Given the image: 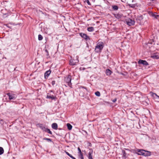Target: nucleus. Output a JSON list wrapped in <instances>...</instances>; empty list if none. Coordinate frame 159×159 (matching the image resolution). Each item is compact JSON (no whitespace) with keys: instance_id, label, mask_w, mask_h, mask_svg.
<instances>
[{"instance_id":"15","label":"nucleus","mask_w":159,"mask_h":159,"mask_svg":"<svg viewBox=\"0 0 159 159\" xmlns=\"http://www.w3.org/2000/svg\"><path fill=\"white\" fill-rule=\"evenodd\" d=\"M122 15L119 14H117L115 15V17L118 19L121 18V17H122Z\"/></svg>"},{"instance_id":"5","label":"nucleus","mask_w":159,"mask_h":159,"mask_svg":"<svg viewBox=\"0 0 159 159\" xmlns=\"http://www.w3.org/2000/svg\"><path fill=\"white\" fill-rule=\"evenodd\" d=\"M76 58L75 61H74V60H71L70 61V64L72 65H76V63L79 62L78 57L77 56H76Z\"/></svg>"},{"instance_id":"26","label":"nucleus","mask_w":159,"mask_h":159,"mask_svg":"<svg viewBox=\"0 0 159 159\" xmlns=\"http://www.w3.org/2000/svg\"><path fill=\"white\" fill-rule=\"evenodd\" d=\"M151 16H152L154 17L155 18L157 19V15H156L155 14V13H152L151 14Z\"/></svg>"},{"instance_id":"24","label":"nucleus","mask_w":159,"mask_h":159,"mask_svg":"<svg viewBox=\"0 0 159 159\" xmlns=\"http://www.w3.org/2000/svg\"><path fill=\"white\" fill-rule=\"evenodd\" d=\"M43 36L39 34L38 36V39L39 40H41L43 39Z\"/></svg>"},{"instance_id":"31","label":"nucleus","mask_w":159,"mask_h":159,"mask_svg":"<svg viewBox=\"0 0 159 159\" xmlns=\"http://www.w3.org/2000/svg\"><path fill=\"white\" fill-rule=\"evenodd\" d=\"M85 2H87L88 4L89 5H90V3L89 1V0H85Z\"/></svg>"},{"instance_id":"32","label":"nucleus","mask_w":159,"mask_h":159,"mask_svg":"<svg viewBox=\"0 0 159 159\" xmlns=\"http://www.w3.org/2000/svg\"><path fill=\"white\" fill-rule=\"evenodd\" d=\"M116 99H114L113 100V102H116Z\"/></svg>"},{"instance_id":"7","label":"nucleus","mask_w":159,"mask_h":159,"mask_svg":"<svg viewBox=\"0 0 159 159\" xmlns=\"http://www.w3.org/2000/svg\"><path fill=\"white\" fill-rule=\"evenodd\" d=\"M139 64H142L144 65L147 66L148 65V63L145 60H140L138 61Z\"/></svg>"},{"instance_id":"23","label":"nucleus","mask_w":159,"mask_h":159,"mask_svg":"<svg viewBox=\"0 0 159 159\" xmlns=\"http://www.w3.org/2000/svg\"><path fill=\"white\" fill-rule=\"evenodd\" d=\"M93 151L91 150L88 153L89 157H92V154H93Z\"/></svg>"},{"instance_id":"9","label":"nucleus","mask_w":159,"mask_h":159,"mask_svg":"<svg viewBox=\"0 0 159 159\" xmlns=\"http://www.w3.org/2000/svg\"><path fill=\"white\" fill-rule=\"evenodd\" d=\"M137 152L138 155L144 156L145 150H138Z\"/></svg>"},{"instance_id":"19","label":"nucleus","mask_w":159,"mask_h":159,"mask_svg":"<svg viewBox=\"0 0 159 159\" xmlns=\"http://www.w3.org/2000/svg\"><path fill=\"white\" fill-rule=\"evenodd\" d=\"M78 155H83V153L81 151L79 147L78 148Z\"/></svg>"},{"instance_id":"10","label":"nucleus","mask_w":159,"mask_h":159,"mask_svg":"<svg viewBox=\"0 0 159 159\" xmlns=\"http://www.w3.org/2000/svg\"><path fill=\"white\" fill-rule=\"evenodd\" d=\"M152 96L157 102H159V96H158L156 93H152Z\"/></svg>"},{"instance_id":"28","label":"nucleus","mask_w":159,"mask_h":159,"mask_svg":"<svg viewBox=\"0 0 159 159\" xmlns=\"http://www.w3.org/2000/svg\"><path fill=\"white\" fill-rule=\"evenodd\" d=\"M47 98H51L52 99H53L54 98V97L53 96H47Z\"/></svg>"},{"instance_id":"25","label":"nucleus","mask_w":159,"mask_h":159,"mask_svg":"<svg viewBox=\"0 0 159 159\" xmlns=\"http://www.w3.org/2000/svg\"><path fill=\"white\" fill-rule=\"evenodd\" d=\"M95 94L98 97H99L100 96V93L99 91H97L95 93Z\"/></svg>"},{"instance_id":"29","label":"nucleus","mask_w":159,"mask_h":159,"mask_svg":"<svg viewBox=\"0 0 159 159\" xmlns=\"http://www.w3.org/2000/svg\"><path fill=\"white\" fill-rule=\"evenodd\" d=\"M113 9L114 10H117L118 9V7L117 6H113Z\"/></svg>"},{"instance_id":"30","label":"nucleus","mask_w":159,"mask_h":159,"mask_svg":"<svg viewBox=\"0 0 159 159\" xmlns=\"http://www.w3.org/2000/svg\"><path fill=\"white\" fill-rule=\"evenodd\" d=\"M43 139L46 140L49 142H50L52 141L50 139H49V138H44Z\"/></svg>"},{"instance_id":"35","label":"nucleus","mask_w":159,"mask_h":159,"mask_svg":"<svg viewBox=\"0 0 159 159\" xmlns=\"http://www.w3.org/2000/svg\"><path fill=\"white\" fill-rule=\"evenodd\" d=\"M55 84V81H52V85H53Z\"/></svg>"},{"instance_id":"34","label":"nucleus","mask_w":159,"mask_h":159,"mask_svg":"<svg viewBox=\"0 0 159 159\" xmlns=\"http://www.w3.org/2000/svg\"><path fill=\"white\" fill-rule=\"evenodd\" d=\"M157 19L159 20V15H157Z\"/></svg>"},{"instance_id":"17","label":"nucleus","mask_w":159,"mask_h":159,"mask_svg":"<svg viewBox=\"0 0 159 159\" xmlns=\"http://www.w3.org/2000/svg\"><path fill=\"white\" fill-rule=\"evenodd\" d=\"M65 152H66L67 155L68 156H69L70 158H71L72 159H76V158L75 157H73L71 154L69 153L68 152L65 151Z\"/></svg>"},{"instance_id":"12","label":"nucleus","mask_w":159,"mask_h":159,"mask_svg":"<svg viewBox=\"0 0 159 159\" xmlns=\"http://www.w3.org/2000/svg\"><path fill=\"white\" fill-rule=\"evenodd\" d=\"M51 73V71L50 70H48L44 74V77L45 78L46 77H48Z\"/></svg>"},{"instance_id":"33","label":"nucleus","mask_w":159,"mask_h":159,"mask_svg":"<svg viewBox=\"0 0 159 159\" xmlns=\"http://www.w3.org/2000/svg\"><path fill=\"white\" fill-rule=\"evenodd\" d=\"M89 159H93L92 157H88Z\"/></svg>"},{"instance_id":"8","label":"nucleus","mask_w":159,"mask_h":159,"mask_svg":"<svg viewBox=\"0 0 159 159\" xmlns=\"http://www.w3.org/2000/svg\"><path fill=\"white\" fill-rule=\"evenodd\" d=\"M80 35L82 37L84 38V39H89V36H88L86 34H85L83 33H81L80 34Z\"/></svg>"},{"instance_id":"22","label":"nucleus","mask_w":159,"mask_h":159,"mask_svg":"<svg viewBox=\"0 0 159 159\" xmlns=\"http://www.w3.org/2000/svg\"><path fill=\"white\" fill-rule=\"evenodd\" d=\"M4 152V150L3 148L1 147H0V155L3 154Z\"/></svg>"},{"instance_id":"27","label":"nucleus","mask_w":159,"mask_h":159,"mask_svg":"<svg viewBox=\"0 0 159 159\" xmlns=\"http://www.w3.org/2000/svg\"><path fill=\"white\" fill-rule=\"evenodd\" d=\"M79 159H84L83 155H78Z\"/></svg>"},{"instance_id":"21","label":"nucleus","mask_w":159,"mask_h":159,"mask_svg":"<svg viewBox=\"0 0 159 159\" xmlns=\"http://www.w3.org/2000/svg\"><path fill=\"white\" fill-rule=\"evenodd\" d=\"M88 30L89 31L91 32L94 30V29L93 27H90L88 28Z\"/></svg>"},{"instance_id":"2","label":"nucleus","mask_w":159,"mask_h":159,"mask_svg":"<svg viewBox=\"0 0 159 159\" xmlns=\"http://www.w3.org/2000/svg\"><path fill=\"white\" fill-rule=\"evenodd\" d=\"M39 127L40 128L42 129L43 131H44L46 132H48V133L52 134V133L50 131L49 129H48L46 127H45L44 125H43L42 124H40L39 125Z\"/></svg>"},{"instance_id":"6","label":"nucleus","mask_w":159,"mask_h":159,"mask_svg":"<svg viewBox=\"0 0 159 159\" xmlns=\"http://www.w3.org/2000/svg\"><path fill=\"white\" fill-rule=\"evenodd\" d=\"M7 95L9 97V98L10 100L14 99L16 98V95L14 94H11L10 93H8L7 94Z\"/></svg>"},{"instance_id":"18","label":"nucleus","mask_w":159,"mask_h":159,"mask_svg":"<svg viewBox=\"0 0 159 159\" xmlns=\"http://www.w3.org/2000/svg\"><path fill=\"white\" fill-rule=\"evenodd\" d=\"M151 57L154 59H157L159 58V56L156 55H153L151 56Z\"/></svg>"},{"instance_id":"11","label":"nucleus","mask_w":159,"mask_h":159,"mask_svg":"<svg viewBox=\"0 0 159 159\" xmlns=\"http://www.w3.org/2000/svg\"><path fill=\"white\" fill-rule=\"evenodd\" d=\"M106 73L107 75H110L112 73V72L109 69H107L106 70Z\"/></svg>"},{"instance_id":"13","label":"nucleus","mask_w":159,"mask_h":159,"mask_svg":"<svg viewBox=\"0 0 159 159\" xmlns=\"http://www.w3.org/2000/svg\"><path fill=\"white\" fill-rule=\"evenodd\" d=\"M52 128L55 129H57V125L56 123H53L52 125Z\"/></svg>"},{"instance_id":"16","label":"nucleus","mask_w":159,"mask_h":159,"mask_svg":"<svg viewBox=\"0 0 159 159\" xmlns=\"http://www.w3.org/2000/svg\"><path fill=\"white\" fill-rule=\"evenodd\" d=\"M66 125L67 126V128L69 130H70L72 129V126L69 123H67L66 124Z\"/></svg>"},{"instance_id":"3","label":"nucleus","mask_w":159,"mask_h":159,"mask_svg":"<svg viewBox=\"0 0 159 159\" xmlns=\"http://www.w3.org/2000/svg\"><path fill=\"white\" fill-rule=\"evenodd\" d=\"M65 81L68 84V85L70 86L71 85V77L70 75L66 77L65 78Z\"/></svg>"},{"instance_id":"20","label":"nucleus","mask_w":159,"mask_h":159,"mask_svg":"<svg viewBox=\"0 0 159 159\" xmlns=\"http://www.w3.org/2000/svg\"><path fill=\"white\" fill-rule=\"evenodd\" d=\"M122 153H123V157L125 158H126V153L125 152V150H122Z\"/></svg>"},{"instance_id":"4","label":"nucleus","mask_w":159,"mask_h":159,"mask_svg":"<svg viewBox=\"0 0 159 159\" xmlns=\"http://www.w3.org/2000/svg\"><path fill=\"white\" fill-rule=\"evenodd\" d=\"M126 22L127 24L129 26L133 25L134 24V21L132 20L128 19L126 20Z\"/></svg>"},{"instance_id":"14","label":"nucleus","mask_w":159,"mask_h":159,"mask_svg":"<svg viewBox=\"0 0 159 159\" xmlns=\"http://www.w3.org/2000/svg\"><path fill=\"white\" fill-rule=\"evenodd\" d=\"M144 156H150L151 155V153L150 152L145 151V152H144Z\"/></svg>"},{"instance_id":"1","label":"nucleus","mask_w":159,"mask_h":159,"mask_svg":"<svg viewBox=\"0 0 159 159\" xmlns=\"http://www.w3.org/2000/svg\"><path fill=\"white\" fill-rule=\"evenodd\" d=\"M104 46V43L102 42H98L97 44L95 50L97 52H100Z\"/></svg>"}]
</instances>
